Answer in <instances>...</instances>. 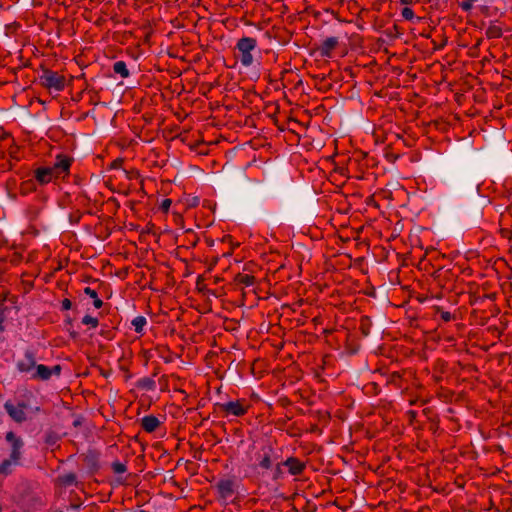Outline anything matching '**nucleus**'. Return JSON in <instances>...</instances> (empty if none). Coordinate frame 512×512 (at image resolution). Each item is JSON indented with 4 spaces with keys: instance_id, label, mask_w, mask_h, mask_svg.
Wrapping results in <instances>:
<instances>
[{
    "instance_id": "f257e3e1",
    "label": "nucleus",
    "mask_w": 512,
    "mask_h": 512,
    "mask_svg": "<svg viewBox=\"0 0 512 512\" xmlns=\"http://www.w3.org/2000/svg\"><path fill=\"white\" fill-rule=\"evenodd\" d=\"M256 46L257 41L252 37H242L238 40L236 48L240 52V61L243 66L248 67L253 63L251 52L255 50Z\"/></svg>"
},
{
    "instance_id": "f03ea898",
    "label": "nucleus",
    "mask_w": 512,
    "mask_h": 512,
    "mask_svg": "<svg viewBox=\"0 0 512 512\" xmlns=\"http://www.w3.org/2000/svg\"><path fill=\"white\" fill-rule=\"evenodd\" d=\"M215 410L224 412L225 416L233 415L236 417H241L247 413L248 406L246 405V401L242 399L229 401L226 403H216Z\"/></svg>"
},
{
    "instance_id": "7ed1b4c3",
    "label": "nucleus",
    "mask_w": 512,
    "mask_h": 512,
    "mask_svg": "<svg viewBox=\"0 0 512 512\" xmlns=\"http://www.w3.org/2000/svg\"><path fill=\"white\" fill-rule=\"evenodd\" d=\"M40 83L46 88H54L56 91H62L65 87V77L50 69H43L40 76Z\"/></svg>"
},
{
    "instance_id": "20e7f679",
    "label": "nucleus",
    "mask_w": 512,
    "mask_h": 512,
    "mask_svg": "<svg viewBox=\"0 0 512 512\" xmlns=\"http://www.w3.org/2000/svg\"><path fill=\"white\" fill-rule=\"evenodd\" d=\"M5 439L11 445L10 456L11 459H13L14 465H17L21 458V449L24 446V442L20 437L16 436L13 431L7 432Z\"/></svg>"
},
{
    "instance_id": "39448f33",
    "label": "nucleus",
    "mask_w": 512,
    "mask_h": 512,
    "mask_svg": "<svg viewBox=\"0 0 512 512\" xmlns=\"http://www.w3.org/2000/svg\"><path fill=\"white\" fill-rule=\"evenodd\" d=\"M72 158L66 155H58L56 162L51 167L56 175V178L65 177L69 174L72 164Z\"/></svg>"
},
{
    "instance_id": "423d86ee",
    "label": "nucleus",
    "mask_w": 512,
    "mask_h": 512,
    "mask_svg": "<svg viewBox=\"0 0 512 512\" xmlns=\"http://www.w3.org/2000/svg\"><path fill=\"white\" fill-rule=\"evenodd\" d=\"M27 407V404L24 402L19 403L17 406L10 402H6L4 408L8 415L17 423H22L26 420V414L24 409Z\"/></svg>"
},
{
    "instance_id": "0eeeda50",
    "label": "nucleus",
    "mask_w": 512,
    "mask_h": 512,
    "mask_svg": "<svg viewBox=\"0 0 512 512\" xmlns=\"http://www.w3.org/2000/svg\"><path fill=\"white\" fill-rule=\"evenodd\" d=\"M84 463L90 474H95L100 469V453L96 450H88L84 455Z\"/></svg>"
},
{
    "instance_id": "6e6552de",
    "label": "nucleus",
    "mask_w": 512,
    "mask_h": 512,
    "mask_svg": "<svg viewBox=\"0 0 512 512\" xmlns=\"http://www.w3.org/2000/svg\"><path fill=\"white\" fill-rule=\"evenodd\" d=\"M17 367L21 372H29L35 368L36 360L33 352L27 350L24 354V358L18 362Z\"/></svg>"
},
{
    "instance_id": "1a4fd4ad",
    "label": "nucleus",
    "mask_w": 512,
    "mask_h": 512,
    "mask_svg": "<svg viewBox=\"0 0 512 512\" xmlns=\"http://www.w3.org/2000/svg\"><path fill=\"white\" fill-rule=\"evenodd\" d=\"M283 465L288 467L289 473L294 476L300 475L306 467L304 462L295 457H289Z\"/></svg>"
},
{
    "instance_id": "9d476101",
    "label": "nucleus",
    "mask_w": 512,
    "mask_h": 512,
    "mask_svg": "<svg viewBox=\"0 0 512 512\" xmlns=\"http://www.w3.org/2000/svg\"><path fill=\"white\" fill-rule=\"evenodd\" d=\"M162 422L154 415H147L141 419V427L147 433L156 431Z\"/></svg>"
},
{
    "instance_id": "9b49d317",
    "label": "nucleus",
    "mask_w": 512,
    "mask_h": 512,
    "mask_svg": "<svg viewBox=\"0 0 512 512\" xmlns=\"http://www.w3.org/2000/svg\"><path fill=\"white\" fill-rule=\"evenodd\" d=\"M35 178L40 184H47L56 178V175L51 167H40L35 170Z\"/></svg>"
},
{
    "instance_id": "f8f14e48",
    "label": "nucleus",
    "mask_w": 512,
    "mask_h": 512,
    "mask_svg": "<svg viewBox=\"0 0 512 512\" xmlns=\"http://www.w3.org/2000/svg\"><path fill=\"white\" fill-rule=\"evenodd\" d=\"M339 41L337 37H329L323 41V43L318 47L320 55L322 57H331L332 50L335 49L338 45Z\"/></svg>"
},
{
    "instance_id": "ddd939ff",
    "label": "nucleus",
    "mask_w": 512,
    "mask_h": 512,
    "mask_svg": "<svg viewBox=\"0 0 512 512\" xmlns=\"http://www.w3.org/2000/svg\"><path fill=\"white\" fill-rule=\"evenodd\" d=\"M220 496L224 499L230 497L234 492V481L230 479L220 480L217 484Z\"/></svg>"
},
{
    "instance_id": "4468645a",
    "label": "nucleus",
    "mask_w": 512,
    "mask_h": 512,
    "mask_svg": "<svg viewBox=\"0 0 512 512\" xmlns=\"http://www.w3.org/2000/svg\"><path fill=\"white\" fill-rule=\"evenodd\" d=\"M234 281L236 284H241L243 286L248 287L252 286L255 283L256 279L253 275L238 273L236 274Z\"/></svg>"
},
{
    "instance_id": "2eb2a0df",
    "label": "nucleus",
    "mask_w": 512,
    "mask_h": 512,
    "mask_svg": "<svg viewBox=\"0 0 512 512\" xmlns=\"http://www.w3.org/2000/svg\"><path fill=\"white\" fill-rule=\"evenodd\" d=\"M36 372L33 374V378L40 380H48L50 378V368L45 365H36Z\"/></svg>"
},
{
    "instance_id": "dca6fc26",
    "label": "nucleus",
    "mask_w": 512,
    "mask_h": 512,
    "mask_svg": "<svg viewBox=\"0 0 512 512\" xmlns=\"http://www.w3.org/2000/svg\"><path fill=\"white\" fill-rule=\"evenodd\" d=\"M113 71L116 74L121 75V77H123V78H127L130 75L127 65L124 61L115 62L113 65Z\"/></svg>"
},
{
    "instance_id": "f3484780",
    "label": "nucleus",
    "mask_w": 512,
    "mask_h": 512,
    "mask_svg": "<svg viewBox=\"0 0 512 512\" xmlns=\"http://www.w3.org/2000/svg\"><path fill=\"white\" fill-rule=\"evenodd\" d=\"M372 321L368 316H362L360 319V331L363 336H368L371 332Z\"/></svg>"
},
{
    "instance_id": "a211bd4d",
    "label": "nucleus",
    "mask_w": 512,
    "mask_h": 512,
    "mask_svg": "<svg viewBox=\"0 0 512 512\" xmlns=\"http://www.w3.org/2000/svg\"><path fill=\"white\" fill-rule=\"evenodd\" d=\"M58 479H59L60 484H62L64 486H72V485L78 484L77 476L75 473H68V474L59 476Z\"/></svg>"
},
{
    "instance_id": "6ab92c4d",
    "label": "nucleus",
    "mask_w": 512,
    "mask_h": 512,
    "mask_svg": "<svg viewBox=\"0 0 512 512\" xmlns=\"http://www.w3.org/2000/svg\"><path fill=\"white\" fill-rule=\"evenodd\" d=\"M12 465H14L13 459H11V456L8 459H5L0 464V474L3 475H9L12 473Z\"/></svg>"
},
{
    "instance_id": "aec40b11",
    "label": "nucleus",
    "mask_w": 512,
    "mask_h": 512,
    "mask_svg": "<svg viewBox=\"0 0 512 512\" xmlns=\"http://www.w3.org/2000/svg\"><path fill=\"white\" fill-rule=\"evenodd\" d=\"M486 36L489 39L500 38L502 36V29L496 25H490L486 30Z\"/></svg>"
},
{
    "instance_id": "412c9836",
    "label": "nucleus",
    "mask_w": 512,
    "mask_h": 512,
    "mask_svg": "<svg viewBox=\"0 0 512 512\" xmlns=\"http://www.w3.org/2000/svg\"><path fill=\"white\" fill-rule=\"evenodd\" d=\"M137 386L145 390H153L155 388V381L149 377H144L138 381Z\"/></svg>"
},
{
    "instance_id": "4be33fe9",
    "label": "nucleus",
    "mask_w": 512,
    "mask_h": 512,
    "mask_svg": "<svg viewBox=\"0 0 512 512\" xmlns=\"http://www.w3.org/2000/svg\"><path fill=\"white\" fill-rule=\"evenodd\" d=\"M146 318L143 316H138L133 319L132 325L136 333H142L144 326L146 325Z\"/></svg>"
},
{
    "instance_id": "5701e85b",
    "label": "nucleus",
    "mask_w": 512,
    "mask_h": 512,
    "mask_svg": "<svg viewBox=\"0 0 512 512\" xmlns=\"http://www.w3.org/2000/svg\"><path fill=\"white\" fill-rule=\"evenodd\" d=\"M270 451H271V449L269 448L267 452H264V456L259 463L260 467H262L264 469H269L272 466V460H271L270 454H269Z\"/></svg>"
},
{
    "instance_id": "b1692460",
    "label": "nucleus",
    "mask_w": 512,
    "mask_h": 512,
    "mask_svg": "<svg viewBox=\"0 0 512 512\" xmlns=\"http://www.w3.org/2000/svg\"><path fill=\"white\" fill-rule=\"evenodd\" d=\"M59 440V436L55 432H48L46 434L45 443L53 446L55 445Z\"/></svg>"
},
{
    "instance_id": "393cba45",
    "label": "nucleus",
    "mask_w": 512,
    "mask_h": 512,
    "mask_svg": "<svg viewBox=\"0 0 512 512\" xmlns=\"http://www.w3.org/2000/svg\"><path fill=\"white\" fill-rule=\"evenodd\" d=\"M82 323L85 325H91L93 328H96L99 324L98 319L90 315H85L82 318Z\"/></svg>"
},
{
    "instance_id": "a878e982",
    "label": "nucleus",
    "mask_w": 512,
    "mask_h": 512,
    "mask_svg": "<svg viewBox=\"0 0 512 512\" xmlns=\"http://www.w3.org/2000/svg\"><path fill=\"white\" fill-rule=\"evenodd\" d=\"M112 469L117 474H122V473H125L127 471L126 465L121 463V462H113L112 463Z\"/></svg>"
},
{
    "instance_id": "bb28decb",
    "label": "nucleus",
    "mask_w": 512,
    "mask_h": 512,
    "mask_svg": "<svg viewBox=\"0 0 512 512\" xmlns=\"http://www.w3.org/2000/svg\"><path fill=\"white\" fill-rule=\"evenodd\" d=\"M401 15L402 17L405 19V20H408V21H411L413 18H414V12L412 9H410L409 7H405L402 9V12H401Z\"/></svg>"
},
{
    "instance_id": "cd10ccee",
    "label": "nucleus",
    "mask_w": 512,
    "mask_h": 512,
    "mask_svg": "<svg viewBox=\"0 0 512 512\" xmlns=\"http://www.w3.org/2000/svg\"><path fill=\"white\" fill-rule=\"evenodd\" d=\"M477 0H465L463 1L460 6L464 11H469L472 9L473 3Z\"/></svg>"
},
{
    "instance_id": "c85d7f7f",
    "label": "nucleus",
    "mask_w": 512,
    "mask_h": 512,
    "mask_svg": "<svg viewBox=\"0 0 512 512\" xmlns=\"http://www.w3.org/2000/svg\"><path fill=\"white\" fill-rule=\"evenodd\" d=\"M282 465H283V463H279L276 465V468H275L274 474H273L274 480H278L283 475V470L281 468Z\"/></svg>"
},
{
    "instance_id": "c756f323",
    "label": "nucleus",
    "mask_w": 512,
    "mask_h": 512,
    "mask_svg": "<svg viewBox=\"0 0 512 512\" xmlns=\"http://www.w3.org/2000/svg\"><path fill=\"white\" fill-rule=\"evenodd\" d=\"M172 204V201L171 199H164L160 205V209L164 212V213H167L169 211V208Z\"/></svg>"
},
{
    "instance_id": "7c9ffc66",
    "label": "nucleus",
    "mask_w": 512,
    "mask_h": 512,
    "mask_svg": "<svg viewBox=\"0 0 512 512\" xmlns=\"http://www.w3.org/2000/svg\"><path fill=\"white\" fill-rule=\"evenodd\" d=\"M19 148L17 146H11L9 149V155L11 158L15 160H19V157L17 155Z\"/></svg>"
},
{
    "instance_id": "2f4dec72",
    "label": "nucleus",
    "mask_w": 512,
    "mask_h": 512,
    "mask_svg": "<svg viewBox=\"0 0 512 512\" xmlns=\"http://www.w3.org/2000/svg\"><path fill=\"white\" fill-rule=\"evenodd\" d=\"M84 293L88 296H90L91 298H96L98 295H97V292L93 289H91L90 287H86L84 289Z\"/></svg>"
},
{
    "instance_id": "473e14b6",
    "label": "nucleus",
    "mask_w": 512,
    "mask_h": 512,
    "mask_svg": "<svg viewBox=\"0 0 512 512\" xmlns=\"http://www.w3.org/2000/svg\"><path fill=\"white\" fill-rule=\"evenodd\" d=\"M61 370H62V368L60 365L53 366L52 368H50V376L53 374L57 375V376L60 375Z\"/></svg>"
},
{
    "instance_id": "72a5a7b5",
    "label": "nucleus",
    "mask_w": 512,
    "mask_h": 512,
    "mask_svg": "<svg viewBox=\"0 0 512 512\" xmlns=\"http://www.w3.org/2000/svg\"><path fill=\"white\" fill-rule=\"evenodd\" d=\"M71 307H72V302L69 299L65 298L62 301V309L63 310H69Z\"/></svg>"
},
{
    "instance_id": "f704fd0d",
    "label": "nucleus",
    "mask_w": 512,
    "mask_h": 512,
    "mask_svg": "<svg viewBox=\"0 0 512 512\" xmlns=\"http://www.w3.org/2000/svg\"><path fill=\"white\" fill-rule=\"evenodd\" d=\"M441 318L442 320H444L445 322H448L452 319V315L450 312L448 311H442L441 313Z\"/></svg>"
},
{
    "instance_id": "c9c22d12",
    "label": "nucleus",
    "mask_w": 512,
    "mask_h": 512,
    "mask_svg": "<svg viewBox=\"0 0 512 512\" xmlns=\"http://www.w3.org/2000/svg\"><path fill=\"white\" fill-rule=\"evenodd\" d=\"M93 305L95 308L99 309L103 306V301L99 299L97 296L96 298H94Z\"/></svg>"
},
{
    "instance_id": "e433bc0d",
    "label": "nucleus",
    "mask_w": 512,
    "mask_h": 512,
    "mask_svg": "<svg viewBox=\"0 0 512 512\" xmlns=\"http://www.w3.org/2000/svg\"><path fill=\"white\" fill-rule=\"evenodd\" d=\"M399 2L402 5H411V4H413V0H399Z\"/></svg>"
},
{
    "instance_id": "4c0bfd02",
    "label": "nucleus",
    "mask_w": 512,
    "mask_h": 512,
    "mask_svg": "<svg viewBox=\"0 0 512 512\" xmlns=\"http://www.w3.org/2000/svg\"><path fill=\"white\" fill-rule=\"evenodd\" d=\"M4 319H5L4 315H0V332L4 330V327L2 325V323L4 322Z\"/></svg>"
},
{
    "instance_id": "58836bf2",
    "label": "nucleus",
    "mask_w": 512,
    "mask_h": 512,
    "mask_svg": "<svg viewBox=\"0 0 512 512\" xmlns=\"http://www.w3.org/2000/svg\"><path fill=\"white\" fill-rule=\"evenodd\" d=\"M70 335L73 339L77 338L78 337V333L75 332V331H70Z\"/></svg>"
},
{
    "instance_id": "ea45409f",
    "label": "nucleus",
    "mask_w": 512,
    "mask_h": 512,
    "mask_svg": "<svg viewBox=\"0 0 512 512\" xmlns=\"http://www.w3.org/2000/svg\"><path fill=\"white\" fill-rule=\"evenodd\" d=\"M6 307H4L2 304H0V315H4Z\"/></svg>"
},
{
    "instance_id": "a19ab883",
    "label": "nucleus",
    "mask_w": 512,
    "mask_h": 512,
    "mask_svg": "<svg viewBox=\"0 0 512 512\" xmlns=\"http://www.w3.org/2000/svg\"><path fill=\"white\" fill-rule=\"evenodd\" d=\"M481 42H482V39H478V40H477V43H476V45H475V47H476V48H477V47H479V46H480V44H481Z\"/></svg>"
},
{
    "instance_id": "79ce46f5",
    "label": "nucleus",
    "mask_w": 512,
    "mask_h": 512,
    "mask_svg": "<svg viewBox=\"0 0 512 512\" xmlns=\"http://www.w3.org/2000/svg\"><path fill=\"white\" fill-rule=\"evenodd\" d=\"M197 204V199L195 198L193 201H192V206H195Z\"/></svg>"
},
{
    "instance_id": "37998d69",
    "label": "nucleus",
    "mask_w": 512,
    "mask_h": 512,
    "mask_svg": "<svg viewBox=\"0 0 512 512\" xmlns=\"http://www.w3.org/2000/svg\"><path fill=\"white\" fill-rule=\"evenodd\" d=\"M78 425H80V421H78V420L74 421V426H78Z\"/></svg>"
},
{
    "instance_id": "c03bdc74",
    "label": "nucleus",
    "mask_w": 512,
    "mask_h": 512,
    "mask_svg": "<svg viewBox=\"0 0 512 512\" xmlns=\"http://www.w3.org/2000/svg\"><path fill=\"white\" fill-rule=\"evenodd\" d=\"M67 324L71 326V325H72V320H71V319H68V320H67Z\"/></svg>"
},
{
    "instance_id": "a18cd8bd",
    "label": "nucleus",
    "mask_w": 512,
    "mask_h": 512,
    "mask_svg": "<svg viewBox=\"0 0 512 512\" xmlns=\"http://www.w3.org/2000/svg\"><path fill=\"white\" fill-rule=\"evenodd\" d=\"M8 138H9L8 136H5L2 138V140L4 141V140H7Z\"/></svg>"
},
{
    "instance_id": "49530a36",
    "label": "nucleus",
    "mask_w": 512,
    "mask_h": 512,
    "mask_svg": "<svg viewBox=\"0 0 512 512\" xmlns=\"http://www.w3.org/2000/svg\"><path fill=\"white\" fill-rule=\"evenodd\" d=\"M2 157H3V155L0 154V158H2Z\"/></svg>"
}]
</instances>
